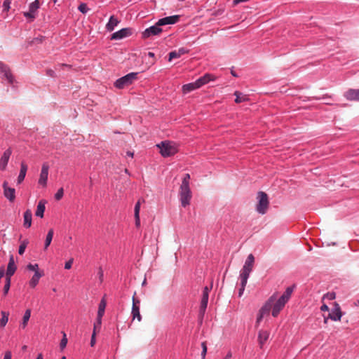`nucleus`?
Here are the masks:
<instances>
[{"instance_id": "f257e3e1", "label": "nucleus", "mask_w": 359, "mask_h": 359, "mask_svg": "<svg viewBox=\"0 0 359 359\" xmlns=\"http://www.w3.org/2000/svg\"><path fill=\"white\" fill-rule=\"evenodd\" d=\"M156 146L159 148L160 153L163 157L173 156L178 151L175 144L169 141L162 142Z\"/></svg>"}, {"instance_id": "f03ea898", "label": "nucleus", "mask_w": 359, "mask_h": 359, "mask_svg": "<svg viewBox=\"0 0 359 359\" xmlns=\"http://www.w3.org/2000/svg\"><path fill=\"white\" fill-rule=\"evenodd\" d=\"M257 199L258 200V203L256 206V210L262 215L265 214L269 205L267 194L264 191H259L257 193Z\"/></svg>"}, {"instance_id": "7ed1b4c3", "label": "nucleus", "mask_w": 359, "mask_h": 359, "mask_svg": "<svg viewBox=\"0 0 359 359\" xmlns=\"http://www.w3.org/2000/svg\"><path fill=\"white\" fill-rule=\"evenodd\" d=\"M255 263V257L252 254H250L244 264L241 271L240 278L243 279V282L248 281L250 272L252 271Z\"/></svg>"}, {"instance_id": "20e7f679", "label": "nucleus", "mask_w": 359, "mask_h": 359, "mask_svg": "<svg viewBox=\"0 0 359 359\" xmlns=\"http://www.w3.org/2000/svg\"><path fill=\"white\" fill-rule=\"evenodd\" d=\"M179 196L181 204L183 207H187L190 204L192 198V194L189 186H180Z\"/></svg>"}, {"instance_id": "39448f33", "label": "nucleus", "mask_w": 359, "mask_h": 359, "mask_svg": "<svg viewBox=\"0 0 359 359\" xmlns=\"http://www.w3.org/2000/svg\"><path fill=\"white\" fill-rule=\"evenodd\" d=\"M137 73H130L117 79L115 82V86L119 89L128 86L137 79Z\"/></svg>"}, {"instance_id": "423d86ee", "label": "nucleus", "mask_w": 359, "mask_h": 359, "mask_svg": "<svg viewBox=\"0 0 359 359\" xmlns=\"http://www.w3.org/2000/svg\"><path fill=\"white\" fill-rule=\"evenodd\" d=\"M276 300L274 296L270 297L269 301L266 303V304L259 310V314L257 318V324H259L264 316L266 313H269L271 308L272 307V303Z\"/></svg>"}, {"instance_id": "0eeeda50", "label": "nucleus", "mask_w": 359, "mask_h": 359, "mask_svg": "<svg viewBox=\"0 0 359 359\" xmlns=\"http://www.w3.org/2000/svg\"><path fill=\"white\" fill-rule=\"evenodd\" d=\"M40 6L39 0H35L34 2L30 4L29 6V11L25 12L24 15L33 20L36 18V13Z\"/></svg>"}, {"instance_id": "6e6552de", "label": "nucleus", "mask_w": 359, "mask_h": 359, "mask_svg": "<svg viewBox=\"0 0 359 359\" xmlns=\"http://www.w3.org/2000/svg\"><path fill=\"white\" fill-rule=\"evenodd\" d=\"M48 170L49 166L48 165L45 163L42 165L39 179V184L40 185H42L43 187H46L47 184V180H48Z\"/></svg>"}, {"instance_id": "1a4fd4ad", "label": "nucleus", "mask_w": 359, "mask_h": 359, "mask_svg": "<svg viewBox=\"0 0 359 359\" xmlns=\"http://www.w3.org/2000/svg\"><path fill=\"white\" fill-rule=\"evenodd\" d=\"M4 194V196L8 199L11 202L14 201L15 198V190L13 188L8 186V182L5 181L3 183Z\"/></svg>"}, {"instance_id": "9d476101", "label": "nucleus", "mask_w": 359, "mask_h": 359, "mask_svg": "<svg viewBox=\"0 0 359 359\" xmlns=\"http://www.w3.org/2000/svg\"><path fill=\"white\" fill-rule=\"evenodd\" d=\"M162 32V29L160 28V25H158V22L154 25L150 27L149 28L144 30L142 33L144 38H149L151 36L158 35Z\"/></svg>"}, {"instance_id": "9b49d317", "label": "nucleus", "mask_w": 359, "mask_h": 359, "mask_svg": "<svg viewBox=\"0 0 359 359\" xmlns=\"http://www.w3.org/2000/svg\"><path fill=\"white\" fill-rule=\"evenodd\" d=\"M140 300L135 299L134 297H133V307H132V316L133 319L137 318L138 321H141L142 316L140 313Z\"/></svg>"}, {"instance_id": "f8f14e48", "label": "nucleus", "mask_w": 359, "mask_h": 359, "mask_svg": "<svg viewBox=\"0 0 359 359\" xmlns=\"http://www.w3.org/2000/svg\"><path fill=\"white\" fill-rule=\"evenodd\" d=\"M132 34L130 28H123L118 32H114L111 39L113 40H119L126 36H130Z\"/></svg>"}, {"instance_id": "ddd939ff", "label": "nucleus", "mask_w": 359, "mask_h": 359, "mask_svg": "<svg viewBox=\"0 0 359 359\" xmlns=\"http://www.w3.org/2000/svg\"><path fill=\"white\" fill-rule=\"evenodd\" d=\"M342 316L341 309L337 303H334V308L332 309V311L329 313L328 318L332 320L337 321L340 320Z\"/></svg>"}, {"instance_id": "4468645a", "label": "nucleus", "mask_w": 359, "mask_h": 359, "mask_svg": "<svg viewBox=\"0 0 359 359\" xmlns=\"http://www.w3.org/2000/svg\"><path fill=\"white\" fill-rule=\"evenodd\" d=\"M0 70L1 72L4 74V77L8 81V83H13L14 79L9 67L3 63H0Z\"/></svg>"}, {"instance_id": "2eb2a0df", "label": "nucleus", "mask_w": 359, "mask_h": 359, "mask_svg": "<svg viewBox=\"0 0 359 359\" xmlns=\"http://www.w3.org/2000/svg\"><path fill=\"white\" fill-rule=\"evenodd\" d=\"M180 19V15H172L160 19L157 22L158 25H172L176 23Z\"/></svg>"}, {"instance_id": "dca6fc26", "label": "nucleus", "mask_w": 359, "mask_h": 359, "mask_svg": "<svg viewBox=\"0 0 359 359\" xmlns=\"http://www.w3.org/2000/svg\"><path fill=\"white\" fill-rule=\"evenodd\" d=\"M286 302L283 301L281 299H278L272 307V316L273 317L278 316L280 311L284 308Z\"/></svg>"}, {"instance_id": "f3484780", "label": "nucleus", "mask_w": 359, "mask_h": 359, "mask_svg": "<svg viewBox=\"0 0 359 359\" xmlns=\"http://www.w3.org/2000/svg\"><path fill=\"white\" fill-rule=\"evenodd\" d=\"M16 269L17 267L15 264L13 256L11 255L8 264L6 278H11V276L15 273Z\"/></svg>"}, {"instance_id": "a211bd4d", "label": "nucleus", "mask_w": 359, "mask_h": 359, "mask_svg": "<svg viewBox=\"0 0 359 359\" xmlns=\"http://www.w3.org/2000/svg\"><path fill=\"white\" fill-rule=\"evenodd\" d=\"M344 97L348 100L359 102V89H349L344 93Z\"/></svg>"}, {"instance_id": "6ab92c4d", "label": "nucleus", "mask_w": 359, "mask_h": 359, "mask_svg": "<svg viewBox=\"0 0 359 359\" xmlns=\"http://www.w3.org/2000/svg\"><path fill=\"white\" fill-rule=\"evenodd\" d=\"M12 154V151L11 149H8L4 151L2 156L0 158V169L4 170L8 164L10 156Z\"/></svg>"}, {"instance_id": "aec40b11", "label": "nucleus", "mask_w": 359, "mask_h": 359, "mask_svg": "<svg viewBox=\"0 0 359 359\" xmlns=\"http://www.w3.org/2000/svg\"><path fill=\"white\" fill-rule=\"evenodd\" d=\"M269 337V332L266 330H260L258 334V342L260 348H262L264 344L267 341Z\"/></svg>"}, {"instance_id": "412c9836", "label": "nucleus", "mask_w": 359, "mask_h": 359, "mask_svg": "<svg viewBox=\"0 0 359 359\" xmlns=\"http://www.w3.org/2000/svg\"><path fill=\"white\" fill-rule=\"evenodd\" d=\"M43 276V273L42 271H36L34 273V276L30 279L29 284V286L32 288H34L38 284L39 279Z\"/></svg>"}, {"instance_id": "4be33fe9", "label": "nucleus", "mask_w": 359, "mask_h": 359, "mask_svg": "<svg viewBox=\"0 0 359 359\" xmlns=\"http://www.w3.org/2000/svg\"><path fill=\"white\" fill-rule=\"evenodd\" d=\"M27 165L25 162H22L20 164V171L18 177V183L20 184L25 180L26 173L27 171Z\"/></svg>"}, {"instance_id": "5701e85b", "label": "nucleus", "mask_w": 359, "mask_h": 359, "mask_svg": "<svg viewBox=\"0 0 359 359\" xmlns=\"http://www.w3.org/2000/svg\"><path fill=\"white\" fill-rule=\"evenodd\" d=\"M46 203V201L44 200H41L39 202V203L37 205L36 210L35 212L36 216L39 217L41 218H42L43 217L44 211L46 209V207H45Z\"/></svg>"}, {"instance_id": "b1692460", "label": "nucleus", "mask_w": 359, "mask_h": 359, "mask_svg": "<svg viewBox=\"0 0 359 359\" xmlns=\"http://www.w3.org/2000/svg\"><path fill=\"white\" fill-rule=\"evenodd\" d=\"M214 80V76L210 74H205L204 76L197 79V83L201 88L202 86L208 83L210 81Z\"/></svg>"}, {"instance_id": "393cba45", "label": "nucleus", "mask_w": 359, "mask_h": 359, "mask_svg": "<svg viewBox=\"0 0 359 359\" xmlns=\"http://www.w3.org/2000/svg\"><path fill=\"white\" fill-rule=\"evenodd\" d=\"M199 88V85L198 84L197 81H196L195 82L184 85L182 86V91L184 93H188Z\"/></svg>"}, {"instance_id": "a878e982", "label": "nucleus", "mask_w": 359, "mask_h": 359, "mask_svg": "<svg viewBox=\"0 0 359 359\" xmlns=\"http://www.w3.org/2000/svg\"><path fill=\"white\" fill-rule=\"evenodd\" d=\"M32 213L30 210H27L24 213V223L23 225L25 228H29L32 225Z\"/></svg>"}, {"instance_id": "bb28decb", "label": "nucleus", "mask_w": 359, "mask_h": 359, "mask_svg": "<svg viewBox=\"0 0 359 359\" xmlns=\"http://www.w3.org/2000/svg\"><path fill=\"white\" fill-rule=\"evenodd\" d=\"M208 297H209L208 294H203L201 306H200V315L201 316H203V315L205 312V310H206V308L208 306Z\"/></svg>"}, {"instance_id": "cd10ccee", "label": "nucleus", "mask_w": 359, "mask_h": 359, "mask_svg": "<svg viewBox=\"0 0 359 359\" xmlns=\"http://www.w3.org/2000/svg\"><path fill=\"white\" fill-rule=\"evenodd\" d=\"M119 23V21L116 18H115L114 15L111 16L109 18V20L108 23L106 25V29L109 32H111L114 30V27L118 25Z\"/></svg>"}, {"instance_id": "c85d7f7f", "label": "nucleus", "mask_w": 359, "mask_h": 359, "mask_svg": "<svg viewBox=\"0 0 359 359\" xmlns=\"http://www.w3.org/2000/svg\"><path fill=\"white\" fill-rule=\"evenodd\" d=\"M294 285L287 287L285 292L282 294L280 299H281L283 301L287 303L292 295V293L294 290Z\"/></svg>"}, {"instance_id": "c756f323", "label": "nucleus", "mask_w": 359, "mask_h": 359, "mask_svg": "<svg viewBox=\"0 0 359 359\" xmlns=\"http://www.w3.org/2000/svg\"><path fill=\"white\" fill-rule=\"evenodd\" d=\"M234 95L236 97L235 100L236 103H241L249 100V97L247 95H244L239 91H236Z\"/></svg>"}, {"instance_id": "7c9ffc66", "label": "nucleus", "mask_w": 359, "mask_h": 359, "mask_svg": "<svg viewBox=\"0 0 359 359\" xmlns=\"http://www.w3.org/2000/svg\"><path fill=\"white\" fill-rule=\"evenodd\" d=\"M106 305H107L106 300H105L104 297H103L99 304L97 316L102 317L104 316Z\"/></svg>"}, {"instance_id": "2f4dec72", "label": "nucleus", "mask_w": 359, "mask_h": 359, "mask_svg": "<svg viewBox=\"0 0 359 359\" xmlns=\"http://www.w3.org/2000/svg\"><path fill=\"white\" fill-rule=\"evenodd\" d=\"M53 234H54L53 229H50L46 235L45 245H44L45 250H46L48 248V246L50 245L53 237Z\"/></svg>"}, {"instance_id": "473e14b6", "label": "nucleus", "mask_w": 359, "mask_h": 359, "mask_svg": "<svg viewBox=\"0 0 359 359\" xmlns=\"http://www.w3.org/2000/svg\"><path fill=\"white\" fill-rule=\"evenodd\" d=\"M30 316H31V310L27 309L25 312V314H24V316L22 318V322L21 323V326L23 329L25 328L26 326L27 325V323L30 318Z\"/></svg>"}, {"instance_id": "72a5a7b5", "label": "nucleus", "mask_w": 359, "mask_h": 359, "mask_svg": "<svg viewBox=\"0 0 359 359\" xmlns=\"http://www.w3.org/2000/svg\"><path fill=\"white\" fill-rule=\"evenodd\" d=\"M1 313L2 317L0 319V326L1 327H4L6 326V325L7 324V323L8 321L9 313L6 311H1Z\"/></svg>"}, {"instance_id": "f704fd0d", "label": "nucleus", "mask_w": 359, "mask_h": 359, "mask_svg": "<svg viewBox=\"0 0 359 359\" xmlns=\"http://www.w3.org/2000/svg\"><path fill=\"white\" fill-rule=\"evenodd\" d=\"M102 318V317L97 316L96 321L94 323L93 332H100V330L101 329Z\"/></svg>"}, {"instance_id": "c9c22d12", "label": "nucleus", "mask_w": 359, "mask_h": 359, "mask_svg": "<svg viewBox=\"0 0 359 359\" xmlns=\"http://www.w3.org/2000/svg\"><path fill=\"white\" fill-rule=\"evenodd\" d=\"M28 243H29V241L27 239H25L23 241H22V243L19 247V250H18V253L20 255L24 254Z\"/></svg>"}, {"instance_id": "e433bc0d", "label": "nucleus", "mask_w": 359, "mask_h": 359, "mask_svg": "<svg viewBox=\"0 0 359 359\" xmlns=\"http://www.w3.org/2000/svg\"><path fill=\"white\" fill-rule=\"evenodd\" d=\"M11 287V278H6V283L4 287V294L6 295Z\"/></svg>"}, {"instance_id": "4c0bfd02", "label": "nucleus", "mask_w": 359, "mask_h": 359, "mask_svg": "<svg viewBox=\"0 0 359 359\" xmlns=\"http://www.w3.org/2000/svg\"><path fill=\"white\" fill-rule=\"evenodd\" d=\"M67 335L65 332H62V339L60 344V346L61 349L65 348L67 346Z\"/></svg>"}, {"instance_id": "58836bf2", "label": "nucleus", "mask_w": 359, "mask_h": 359, "mask_svg": "<svg viewBox=\"0 0 359 359\" xmlns=\"http://www.w3.org/2000/svg\"><path fill=\"white\" fill-rule=\"evenodd\" d=\"M190 175L189 173L185 174L182 182V186H189Z\"/></svg>"}, {"instance_id": "ea45409f", "label": "nucleus", "mask_w": 359, "mask_h": 359, "mask_svg": "<svg viewBox=\"0 0 359 359\" xmlns=\"http://www.w3.org/2000/svg\"><path fill=\"white\" fill-rule=\"evenodd\" d=\"M63 195H64V189H63V188H60L57 190V193L55 194V198L57 201H59L62 198Z\"/></svg>"}, {"instance_id": "a19ab883", "label": "nucleus", "mask_w": 359, "mask_h": 359, "mask_svg": "<svg viewBox=\"0 0 359 359\" xmlns=\"http://www.w3.org/2000/svg\"><path fill=\"white\" fill-rule=\"evenodd\" d=\"M202 346V353H201V357L202 359H205L206 353H207V344L205 341L202 342L201 344Z\"/></svg>"}, {"instance_id": "79ce46f5", "label": "nucleus", "mask_w": 359, "mask_h": 359, "mask_svg": "<svg viewBox=\"0 0 359 359\" xmlns=\"http://www.w3.org/2000/svg\"><path fill=\"white\" fill-rule=\"evenodd\" d=\"M140 204H141L140 200H139L135 205V209H134V215L135 216L140 215Z\"/></svg>"}, {"instance_id": "37998d69", "label": "nucleus", "mask_w": 359, "mask_h": 359, "mask_svg": "<svg viewBox=\"0 0 359 359\" xmlns=\"http://www.w3.org/2000/svg\"><path fill=\"white\" fill-rule=\"evenodd\" d=\"M27 268L30 271H34V273H36V271H40L39 270V265L37 264H29L27 265Z\"/></svg>"}, {"instance_id": "c03bdc74", "label": "nucleus", "mask_w": 359, "mask_h": 359, "mask_svg": "<svg viewBox=\"0 0 359 359\" xmlns=\"http://www.w3.org/2000/svg\"><path fill=\"white\" fill-rule=\"evenodd\" d=\"M241 288L239 289V292H238V296L239 297L242 296V294L243 293V291L245 290V285H246L247 282H248V281L243 282V279H241Z\"/></svg>"}, {"instance_id": "a18cd8bd", "label": "nucleus", "mask_w": 359, "mask_h": 359, "mask_svg": "<svg viewBox=\"0 0 359 359\" xmlns=\"http://www.w3.org/2000/svg\"><path fill=\"white\" fill-rule=\"evenodd\" d=\"M180 55H179L178 52L177 50L172 51L169 53V61H171L174 58L180 57Z\"/></svg>"}, {"instance_id": "49530a36", "label": "nucleus", "mask_w": 359, "mask_h": 359, "mask_svg": "<svg viewBox=\"0 0 359 359\" xmlns=\"http://www.w3.org/2000/svg\"><path fill=\"white\" fill-rule=\"evenodd\" d=\"M11 4V0H5L3 4V11H8L10 8V5Z\"/></svg>"}, {"instance_id": "de8ad7c7", "label": "nucleus", "mask_w": 359, "mask_h": 359, "mask_svg": "<svg viewBox=\"0 0 359 359\" xmlns=\"http://www.w3.org/2000/svg\"><path fill=\"white\" fill-rule=\"evenodd\" d=\"M78 9H79V11H81L83 13H86L88 11V8L87 5L86 4H81L79 6Z\"/></svg>"}, {"instance_id": "09e8293b", "label": "nucleus", "mask_w": 359, "mask_h": 359, "mask_svg": "<svg viewBox=\"0 0 359 359\" xmlns=\"http://www.w3.org/2000/svg\"><path fill=\"white\" fill-rule=\"evenodd\" d=\"M325 298L330 299V300L334 299H335V293L328 292L324 295L323 299H325Z\"/></svg>"}, {"instance_id": "8fccbe9b", "label": "nucleus", "mask_w": 359, "mask_h": 359, "mask_svg": "<svg viewBox=\"0 0 359 359\" xmlns=\"http://www.w3.org/2000/svg\"><path fill=\"white\" fill-rule=\"evenodd\" d=\"M72 264H73V259H71L65 263V268L66 269H71Z\"/></svg>"}, {"instance_id": "3c124183", "label": "nucleus", "mask_w": 359, "mask_h": 359, "mask_svg": "<svg viewBox=\"0 0 359 359\" xmlns=\"http://www.w3.org/2000/svg\"><path fill=\"white\" fill-rule=\"evenodd\" d=\"M95 335H96V332H93L91 340H90V346H93L95 344Z\"/></svg>"}, {"instance_id": "603ef678", "label": "nucleus", "mask_w": 359, "mask_h": 359, "mask_svg": "<svg viewBox=\"0 0 359 359\" xmlns=\"http://www.w3.org/2000/svg\"><path fill=\"white\" fill-rule=\"evenodd\" d=\"M11 356H12L11 352L10 351H7L5 353L4 359H11Z\"/></svg>"}, {"instance_id": "864d4df0", "label": "nucleus", "mask_w": 359, "mask_h": 359, "mask_svg": "<svg viewBox=\"0 0 359 359\" xmlns=\"http://www.w3.org/2000/svg\"><path fill=\"white\" fill-rule=\"evenodd\" d=\"M135 226H136L137 227H140V215L135 216Z\"/></svg>"}, {"instance_id": "5fc2aeb1", "label": "nucleus", "mask_w": 359, "mask_h": 359, "mask_svg": "<svg viewBox=\"0 0 359 359\" xmlns=\"http://www.w3.org/2000/svg\"><path fill=\"white\" fill-rule=\"evenodd\" d=\"M179 55L181 56L184 54H185L186 53H187V50H185L184 48H180L178 50H177Z\"/></svg>"}, {"instance_id": "6e6d98bb", "label": "nucleus", "mask_w": 359, "mask_h": 359, "mask_svg": "<svg viewBox=\"0 0 359 359\" xmlns=\"http://www.w3.org/2000/svg\"><path fill=\"white\" fill-rule=\"evenodd\" d=\"M210 290V288H209L208 286L205 287L203 289V294H206L209 295V292Z\"/></svg>"}, {"instance_id": "4d7b16f0", "label": "nucleus", "mask_w": 359, "mask_h": 359, "mask_svg": "<svg viewBox=\"0 0 359 359\" xmlns=\"http://www.w3.org/2000/svg\"><path fill=\"white\" fill-rule=\"evenodd\" d=\"M320 309H321V311H328L329 308L326 304H323L322 306L320 307Z\"/></svg>"}, {"instance_id": "13d9d810", "label": "nucleus", "mask_w": 359, "mask_h": 359, "mask_svg": "<svg viewBox=\"0 0 359 359\" xmlns=\"http://www.w3.org/2000/svg\"><path fill=\"white\" fill-rule=\"evenodd\" d=\"M232 357V353L231 351H229V353L226 354L225 358L224 359H230Z\"/></svg>"}, {"instance_id": "bf43d9fd", "label": "nucleus", "mask_w": 359, "mask_h": 359, "mask_svg": "<svg viewBox=\"0 0 359 359\" xmlns=\"http://www.w3.org/2000/svg\"><path fill=\"white\" fill-rule=\"evenodd\" d=\"M126 154H127V156H130V157H131V158H133V152H131V151H128V152L126 153Z\"/></svg>"}, {"instance_id": "052dcab7", "label": "nucleus", "mask_w": 359, "mask_h": 359, "mask_svg": "<svg viewBox=\"0 0 359 359\" xmlns=\"http://www.w3.org/2000/svg\"><path fill=\"white\" fill-rule=\"evenodd\" d=\"M148 55L151 57H154V53H152V52H149L148 53Z\"/></svg>"}, {"instance_id": "680f3d73", "label": "nucleus", "mask_w": 359, "mask_h": 359, "mask_svg": "<svg viewBox=\"0 0 359 359\" xmlns=\"http://www.w3.org/2000/svg\"><path fill=\"white\" fill-rule=\"evenodd\" d=\"M36 359H43L41 353L39 354Z\"/></svg>"}, {"instance_id": "e2e57ef3", "label": "nucleus", "mask_w": 359, "mask_h": 359, "mask_svg": "<svg viewBox=\"0 0 359 359\" xmlns=\"http://www.w3.org/2000/svg\"><path fill=\"white\" fill-rule=\"evenodd\" d=\"M102 276H103V272H102V271L100 269V279H101V280H102Z\"/></svg>"}, {"instance_id": "0e129e2a", "label": "nucleus", "mask_w": 359, "mask_h": 359, "mask_svg": "<svg viewBox=\"0 0 359 359\" xmlns=\"http://www.w3.org/2000/svg\"><path fill=\"white\" fill-rule=\"evenodd\" d=\"M27 346L26 345H24L22 347V351H25L27 349Z\"/></svg>"}, {"instance_id": "69168bd1", "label": "nucleus", "mask_w": 359, "mask_h": 359, "mask_svg": "<svg viewBox=\"0 0 359 359\" xmlns=\"http://www.w3.org/2000/svg\"><path fill=\"white\" fill-rule=\"evenodd\" d=\"M328 318H329L328 317L325 318V320H324L325 323H327Z\"/></svg>"}, {"instance_id": "338daca9", "label": "nucleus", "mask_w": 359, "mask_h": 359, "mask_svg": "<svg viewBox=\"0 0 359 359\" xmlns=\"http://www.w3.org/2000/svg\"><path fill=\"white\" fill-rule=\"evenodd\" d=\"M61 359H66V357H65V356H63V357H62V358H61Z\"/></svg>"}, {"instance_id": "774afa93", "label": "nucleus", "mask_w": 359, "mask_h": 359, "mask_svg": "<svg viewBox=\"0 0 359 359\" xmlns=\"http://www.w3.org/2000/svg\"><path fill=\"white\" fill-rule=\"evenodd\" d=\"M358 304H359V301L358 302Z\"/></svg>"}]
</instances>
